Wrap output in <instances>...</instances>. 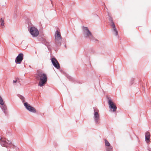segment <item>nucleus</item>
<instances>
[{"label":"nucleus","mask_w":151,"mask_h":151,"mask_svg":"<svg viewBox=\"0 0 151 151\" xmlns=\"http://www.w3.org/2000/svg\"><path fill=\"white\" fill-rule=\"evenodd\" d=\"M36 78L37 80H40L38 86L42 87L44 86L47 81V77L46 74L42 72L38 73L36 74Z\"/></svg>","instance_id":"f257e3e1"},{"label":"nucleus","mask_w":151,"mask_h":151,"mask_svg":"<svg viewBox=\"0 0 151 151\" xmlns=\"http://www.w3.org/2000/svg\"><path fill=\"white\" fill-rule=\"evenodd\" d=\"M83 35L85 37L88 38L91 41L95 42L98 41V40L93 37L91 32L87 27H83Z\"/></svg>","instance_id":"f03ea898"},{"label":"nucleus","mask_w":151,"mask_h":151,"mask_svg":"<svg viewBox=\"0 0 151 151\" xmlns=\"http://www.w3.org/2000/svg\"><path fill=\"white\" fill-rule=\"evenodd\" d=\"M0 144L2 146L4 147L7 148L9 147L10 148H14V145L12 143L11 141L5 139L1 138L0 139Z\"/></svg>","instance_id":"7ed1b4c3"},{"label":"nucleus","mask_w":151,"mask_h":151,"mask_svg":"<svg viewBox=\"0 0 151 151\" xmlns=\"http://www.w3.org/2000/svg\"><path fill=\"white\" fill-rule=\"evenodd\" d=\"M108 18L109 21V23L110 24L112 28V32L114 35L117 36L118 35V33L117 29L116 28L114 23L113 22V18L109 14H108Z\"/></svg>","instance_id":"20e7f679"},{"label":"nucleus","mask_w":151,"mask_h":151,"mask_svg":"<svg viewBox=\"0 0 151 151\" xmlns=\"http://www.w3.org/2000/svg\"><path fill=\"white\" fill-rule=\"evenodd\" d=\"M55 37L56 43L58 45H60L61 44L62 37L61 35L60 32L58 30L55 31Z\"/></svg>","instance_id":"39448f33"},{"label":"nucleus","mask_w":151,"mask_h":151,"mask_svg":"<svg viewBox=\"0 0 151 151\" xmlns=\"http://www.w3.org/2000/svg\"><path fill=\"white\" fill-rule=\"evenodd\" d=\"M94 109V119L96 124L99 123V121L100 120L99 115V111L97 108L93 107Z\"/></svg>","instance_id":"423d86ee"},{"label":"nucleus","mask_w":151,"mask_h":151,"mask_svg":"<svg viewBox=\"0 0 151 151\" xmlns=\"http://www.w3.org/2000/svg\"><path fill=\"white\" fill-rule=\"evenodd\" d=\"M29 32L33 37H36L39 34V32L38 30L34 27L30 28Z\"/></svg>","instance_id":"0eeeda50"},{"label":"nucleus","mask_w":151,"mask_h":151,"mask_svg":"<svg viewBox=\"0 0 151 151\" xmlns=\"http://www.w3.org/2000/svg\"><path fill=\"white\" fill-rule=\"evenodd\" d=\"M24 105L26 109L29 111L33 113H35L36 112L35 109L31 106L27 102H24Z\"/></svg>","instance_id":"6e6552de"},{"label":"nucleus","mask_w":151,"mask_h":151,"mask_svg":"<svg viewBox=\"0 0 151 151\" xmlns=\"http://www.w3.org/2000/svg\"><path fill=\"white\" fill-rule=\"evenodd\" d=\"M38 40L39 41H41L42 43L47 46L48 49L49 50L50 49L49 43L47 42L45 36H39L38 37Z\"/></svg>","instance_id":"1a4fd4ad"},{"label":"nucleus","mask_w":151,"mask_h":151,"mask_svg":"<svg viewBox=\"0 0 151 151\" xmlns=\"http://www.w3.org/2000/svg\"><path fill=\"white\" fill-rule=\"evenodd\" d=\"M51 62L53 66L58 69H59L60 67L57 60L54 57L51 58Z\"/></svg>","instance_id":"9d476101"},{"label":"nucleus","mask_w":151,"mask_h":151,"mask_svg":"<svg viewBox=\"0 0 151 151\" xmlns=\"http://www.w3.org/2000/svg\"><path fill=\"white\" fill-rule=\"evenodd\" d=\"M108 103L109 108L111 109H113V111L115 112L116 110L117 107L111 99L109 100Z\"/></svg>","instance_id":"9b49d317"},{"label":"nucleus","mask_w":151,"mask_h":151,"mask_svg":"<svg viewBox=\"0 0 151 151\" xmlns=\"http://www.w3.org/2000/svg\"><path fill=\"white\" fill-rule=\"evenodd\" d=\"M23 59V55L22 53H19L16 58L15 61L17 64H20Z\"/></svg>","instance_id":"f8f14e48"},{"label":"nucleus","mask_w":151,"mask_h":151,"mask_svg":"<svg viewBox=\"0 0 151 151\" xmlns=\"http://www.w3.org/2000/svg\"><path fill=\"white\" fill-rule=\"evenodd\" d=\"M150 134L148 132H147L145 134V140L147 144H150L149 141L150 139Z\"/></svg>","instance_id":"ddd939ff"},{"label":"nucleus","mask_w":151,"mask_h":151,"mask_svg":"<svg viewBox=\"0 0 151 151\" xmlns=\"http://www.w3.org/2000/svg\"><path fill=\"white\" fill-rule=\"evenodd\" d=\"M1 105L2 106L1 107V108L3 110V111L5 114V115H6L7 113V111H6L7 109L6 106L4 104Z\"/></svg>","instance_id":"4468645a"},{"label":"nucleus","mask_w":151,"mask_h":151,"mask_svg":"<svg viewBox=\"0 0 151 151\" xmlns=\"http://www.w3.org/2000/svg\"><path fill=\"white\" fill-rule=\"evenodd\" d=\"M66 77H67V78L69 79V80L70 81L74 82L75 81V79L73 78L68 75H66Z\"/></svg>","instance_id":"2eb2a0df"},{"label":"nucleus","mask_w":151,"mask_h":151,"mask_svg":"<svg viewBox=\"0 0 151 151\" xmlns=\"http://www.w3.org/2000/svg\"><path fill=\"white\" fill-rule=\"evenodd\" d=\"M18 97L19 98L22 100V102L24 104V103L25 102V99L24 97L22 96V95H19Z\"/></svg>","instance_id":"dca6fc26"},{"label":"nucleus","mask_w":151,"mask_h":151,"mask_svg":"<svg viewBox=\"0 0 151 151\" xmlns=\"http://www.w3.org/2000/svg\"><path fill=\"white\" fill-rule=\"evenodd\" d=\"M0 23H1V26H3L4 25V18H1L0 20Z\"/></svg>","instance_id":"f3484780"},{"label":"nucleus","mask_w":151,"mask_h":151,"mask_svg":"<svg viewBox=\"0 0 151 151\" xmlns=\"http://www.w3.org/2000/svg\"><path fill=\"white\" fill-rule=\"evenodd\" d=\"M112 147L111 146H109L106 148L107 151H112Z\"/></svg>","instance_id":"a211bd4d"},{"label":"nucleus","mask_w":151,"mask_h":151,"mask_svg":"<svg viewBox=\"0 0 151 151\" xmlns=\"http://www.w3.org/2000/svg\"><path fill=\"white\" fill-rule=\"evenodd\" d=\"M105 144L106 146L109 147L110 146V144L107 140L106 139L105 140Z\"/></svg>","instance_id":"6ab92c4d"},{"label":"nucleus","mask_w":151,"mask_h":151,"mask_svg":"<svg viewBox=\"0 0 151 151\" xmlns=\"http://www.w3.org/2000/svg\"><path fill=\"white\" fill-rule=\"evenodd\" d=\"M4 104V101H3V100L2 99V98L1 97V96L0 95V104L1 105H2L3 104Z\"/></svg>","instance_id":"aec40b11"},{"label":"nucleus","mask_w":151,"mask_h":151,"mask_svg":"<svg viewBox=\"0 0 151 151\" xmlns=\"http://www.w3.org/2000/svg\"><path fill=\"white\" fill-rule=\"evenodd\" d=\"M18 79V78H16V80H13V83H16L17 82V79Z\"/></svg>","instance_id":"412c9836"},{"label":"nucleus","mask_w":151,"mask_h":151,"mask_svg":"<svg viewBox=\"0 0 151 151\" xmlns=\"http://www.w3.org/2000/svg\"><path fill=\"white\" fill-rule=\"evenodd\" d=\"M147 147H148V151H151V148H150L149 147V146H147Z\"/></svg>","instance_id":"4be33fe9"},{"label":"nucleus","mask_w":151,"mask_h":151,"mask_svg":"<svg viewBox=\"0 0 151 151\" xmlns=\"http://www.w3.org/2000/svg\"><path fill=\"white\" fill-rule=\"evenodd\" d=\"M132 81H131V85H132L133 84V79H132Z\"/></svg>","instance_id":"5701e85b"},{"label":"nucleus","mask_w":151,"mask_h":151,"mask_svg":"<svg viewBox=\"0 0 151 151\" xmlns=\"http://www.w3.org/2000/svg\"><path fill=\"white\" fill-rule=\"evenodd\" d=\"M91 52L92 53H93L94 52V51H93V50H92H92H91Z\"/></svg>","instance_id":"b1692460"},{"label":"nucleus","mask_w":151,"mask_h":151,"mask_svg":"<svg viewBox=\"0 0 151 151\" xmlns=\"http://www.w3.org/2000/svg\"><path fill=\"white\" fill-rule=\"evenodd\" d=\"M50 1H51V3L52 4V1L51 0Z\"/></svg>","instance_id":"393cba45"},{"label":"nucleus","mask_w":151,"mask_h":151,"mask_svg":"<svg viewBox=\"0 0 151 151\" xmlns=\"http://www.w3.org/2000/svg\"><path fill=\"white\" fill-rule=\"evenodd\" d=\"M18 82L19 83V84H20V83L19 82V81H18Z\"/></svg>","instance_id":"a878e982"},{"label":"nucleus","mask_w":151,"mask_h":151,"mask_svg":"<svg viewBox=\"0 0 151 151\" xmlns=\"http://www.w3.org/2000/svg\"><path fill=\"white\" fill-rule=\"evenodd\" d=\"M66 47V45H65V47Z\"/></svg>","instance_id":"bb28decb"}]
</instances>
